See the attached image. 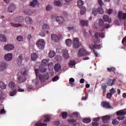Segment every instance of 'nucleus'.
Masks as SVG:
<instances>
[{
    "mask_svg": "<svg viewBox=\"0 0 126 126\" xmlns=\"http://www.w3.org/2000/svg\"><path fill=\"white\" fill-rule=\"evenodd\" d=\"M107 71H109V72H115V71H116V68H115L114 67L107 68Z\"/></svg>",
    "mask_w": 126,
    "mask_h": 126,
    "instance_id": "42",
    "label": "nucleus"
},
{
    "mask_svg": "<svg viewBox=\"0 0 126 126\" xmlns=\"http://www.w3.org/2000/svg\"><path fill=\"white\" fill-rule=\"evenodd\" d=\"M39 71L40 72H46L47 71V68L43 66V65H39Z\"/></svg>",
    "mask_w": 126,
    "mask_h": 126,
    "instance_id": "32",
    "label": "nucleus"
},
{
    "mask_svg": "<svg viewBox=\"0 0 126 126\" xmlns=\"http://www.w3.org/2000/svg\"><path fill=\"white\" fill-rule=\"evenodd\" d=\"M108 86L106 83H102L101 84V89L102 91V96H105L106 92H107V88Z\"/></svg>",
    "mask_w": 126,
    "mask_h": 126,
    "instance_id": "12",
    "label": "nucleus"
},
{
    "mask_svg": "<svg viewBox=\"0 0 126 126\" xmlns=\"http://www.w3.org/2000/svg\"><path fill=\"white\" fill-rule=\"evenodd\" d=\"M63 38V36L62 35H57L56 34H52L51 35V39L54 42H59L61 39Z\"/></svg>",
    "mask_w": 126,
    "mask_h": 126,
    "instance_id": "7",
    "label": "nucleus"
},
{
    "mask_svg": "<svg viewBox=\"0 0 126 126\" xmlns=\"http://www.w3.org/2000/svg\"><path fill=\"white\" fill-rule=\"evenodd\" d=\"M101 107L105 108V109H110L111 108V103L108 101H102L101 103Z\"/></svg>",
    "mask_w": 126,
    "mask_h": 126,
    "instance_id": "10",
    "label": "nucleus"
},
{
    "mask_svg": "<svg viewBox=\"0 0 126 126\" xmlns=\"http://www.w3.org/2000/svg\"><path fill=\"white\" fill-rule=\"evenodd\" d=\"M99 37L100 38H105V34L103 32H95L94 33V36L93 37V42L94 43V45L91 46V49H101V46L99 44Z\"/></svg>",
    "mask_w": 126,
    "mask_h": 126,
    "instance_id": "1",
    "label": "nucleus"
},
{
    "mask_svg": "<svg viewBox=\"0 0 126 126\" xmlns=\"http://www.w3.org/2000/svg\"><path fill=\"white\" fill-rule=\"evenodd\" d=\"M82 122L84 124H89V123H91V119L90 118H85L83 119Z\"/></svg>",
    "mask_w": 126,
    "mask_h": 126,
    "instance_id": "39",
    "label": "nucleus"
},
{
    "mask_svg": "<svg viewBox=\"0 0 126 126\" xmlns=\"http://www.w3.org/2000/svg\"><path fill=\"white\" fill-rule=\"evenodd\" d=\"M116 114L117 116H125V115L126 114V112L123 110H121L117 111L116 112Z\"/></svg>",
    "mask_w": 126,
    "mask_h": 126,
    "instance_id": "28",
    "label": "nucleus"
},
{
    "mask_svg": "<svg viewBox=\"0 0 126 126\" xmlns=\"http://www.w3.org/2000/svg\"><path fill=\"white\" fill-rule=\"evenodd\" d=\"M69 65H75V61L74 60H71L69 63Z\"/></svg>",
    "mask_w": 126,
    "mask_h": 126,
    "instance_id": "54",
    "label": "nucleus"
},
{
    "mask_svg": "<svg viewBox=\"0 0 126 126\" xmlns=\"http://www.w3.org/2000/svg\"><path fill=\"white\" fill-rule=\"evenodd\" d=\"M113 94H111L110 93H108L106 94V96L108 99H111Z\"/></svg>",
    "mask_w": 126,
    "mask_h": 126,
    "instance_id": "63",
    "label": "nucleus"
},
{
    "mask_svg": "<svg viewBox=\"0 0 126 126\" xmlns=\"http://www.w3.org/2000/svg\"><path fill=\"white\" fill-rule=\"evenodd\" d=\"M4 49L6 51H10V50H13L14 49V46L12 44H7L4 46Z\"/></svg>",
    "mask_w": 126,
    "mask_h": 126,
    "instance_id": "18",
    "label": "nucleus"
},
{
    "mask_svg": "<svg viewBox=\"0 0 126 126\" xmlns=\"http://www.w3.org/2000/svg\"><path fill=\"white\" fill-rule=\"evenodd\" d=\"M92 14L94 15V16H96V15L98 14V9L96 8H94L92 11Z\"/></svg>",
    "mask_w": 126,
    "mask_h": 126,
    "instance_id": "46",
    "label": "nucleus"
},
{
    "mask_svg": "<svg viewBox=\"0 0 126 126\" xmlns=\"http://www.w3.org/2000/svg\"><path fill=\"white\" fill-rule=\"evenodd\" d=\"M30 5L32 6V7H34V6H36V5H39V2L37 0H33L32 1L30 2Z\"/></svg>",
    "mask_w": 126,
    "mask_h": 126,
    "instance_id": "26",
    "label": "nucleus"
},
{
    "mask_svg": "<svg viewBox=\"0 0 126 126\" xmlns=\"http://www.w3.org/2000/svg\"><path fill=\"white\" fill-rule=\"evenodd\" d=\"M98 24L99 26H101V27H102V29L101 30V31H103L104 28H110V25L108 24H104V22L103 21V20L102 19H99Z\"/></svg>",
    "mask_w": 126,
    "mask_h": 126,
    "instance_id": "6",
    "label": "nucleus"
},
{
    "mask_svg": "<svg viewBox=\"0 0 126 126\" xmlns=\"http://www.w3.org/2000/svg\"><path fill=\"white\" fill-rule=\"evenodd\" d=\"M34 71L35 72V75H36V77H38V78H39V75H40L39 74V69H35L34 70Z\"/></svg>",
    "mask_w": 126,
    "mask_h": 126,
    "instance_id": "55",
    "label": "nucleus"
},
{
    "mask_svg": "<svg viewBox=\"0 0 126 126\" xmlns=\"http://www.w3.org/2000/svg\"><path fill=\"white\" fill-rule=\"evenodd\" d=\"M78 3V6L79 7V8H81L83 6V4H84V3L83 1L81 0H79L77 2Z\"/></svg>",
    "mask_w": 126,
    "mask_h": 126,
    "instance_id": "37",
    "label": "nucleus"
},
{
    "mask_svg": "<svg viewBox=\"0 0 126 126\" xmlns=\"http://www.w3.org/2000/svg\"><path fill=\"white\" fill-rule=\"evenodd\" d=\"M0 88L1 89H5L6 88V85L4 84L3 82H0Z\"/></svg>",
    "mask_w": 126,
    "mask_h": 126,
    "instance_id": "44",
    "label": "nucleus"
},
{
    "mask_svg": "<svg viewBox=\"0 0 126 126\" xmlns=\"http://www.w3.org/2000/svg\"><path fill=\"white\" fill-rule=\"evenodd\" d=\"M14 20L16 22H22L24 19H23V17L18 16L14 18Z\"/></svg>",
    "mask_w": 126,
    "mask_h": 126,
    "instance_id": "24",
    "label": "nucleus"
},
{
    "mask_svg": "<svg viewBox=\"0 0 126 126\" xmlns=\"http://www.w3.org/2000/svg\"><path fill=\"white\" fill-rule=\"evenodd\" d=\"M17 92V91L16 90H14L13 91L11 92L10 93V96H14L15 94H16V93Z\"/></svg>",
    "mask_w": 126,
    "mask_h": 126,
    "instance_id": "51",
    "label": "nucleus"
},
{
    "mask_svg": "<svg viewBox=\"0 0 126 126\" xmlns=\"http://www.w3.org/2000/svg\"><path fill=\"white\" fill-rule=\"evenodd\" d=\"M97 12H99L100 14H103L104 13V10H103V8H102V6H100L98 9H97Z\"/></svg>",
    "mask_w": 126,
    "mask_h": 126,
    "instance_id": "45",
    "label": "nucleus"
},
{
    "mask_svg": "<svg viewBox=\"0 0 126 126\" xmlns=\"http://www.w3.org/2000/svg\"><path fill=\"white\" fill-rule=\"evenodd\" d=\"M112 124L114 126H117V125H119V121L117 119H113Z\"/></svg>",
    "mask_w": 126,
    "mask_h": 126,
    "instance_id": "47",
    "label": "nucleus"
},
{
    "mask_svg": "<svg viewBox=\"0 0 126 126\" xmlns=\"http://www.w3.org/2000/svg\"><path fill=\"white\" fill-rule=\"evenodd\" d=\"M54 56H56V52L54 51H50L49 53V58H54Z\"/></svg>",
    "mask_w": 126,
    "mask_h": 126,
    "instance_id": "40",
    "label": "nucleus"
},
{
    "mask_svg": "<svg viewBox=\"0 0 126 126\" xmlns=\"http://www.w3.org/2000/svg\"><path fill=\"white\" fill-rule=\"evenodd\" d=\"M111 119V116L110 115H106L102 117V120L103 124H107L108 122H110Z\"/></svg>",
    "mask_w": 126,
    "mask_h": 126,
    "instance_id": "15",
    "label": "nucleus"
},
{
    "mask_svg": "<svg viewBox=\"0 0 126 126\" xmlns=\"http://www.w3.org/2000/svg\"><path fill=\"white\" fill-rule=\"evenodd\" d=\"M59 79L60 78L58 76H55L54 77L52 78V81H57L58 80H59Z\"/></svg>",
    "mask_w": 126,
    "mask_h": 126,
    "instance_id": "56",
    "label": "nucleus"
},
{
    "mask_svg": "<svg viewBox=\"0 0 126 126\" xmlns=\"http://www.w3.org/2000/svg\"><path fill=\"white\" fill-rule=\"evenodd\" d=\"M63 57L65 59V60H67L68 58H69V54H68V52L66 49L63 50Z\"/></svg>",
    "mask_w": 126,
    "mask_h": 126,
    "instance_id": "21",
    "label": "nucleus"
},
{
    "mask_svg": "<svg viewBox=\"0 0 126 126\" xmlns=\"http://www.w3.org/2000/svg\"><path fill=\"white\" fill-rule=\"evenodd\" d=\"M88 98V94H86L85 97H82L81 100H82L83 101H86Z\"/></svg>",
    "mask_w": 126,
    "mask_h": 126,
    "instance_id": "59",
    "label": "nucleus"
},
{
    "mask_svg": "<svg viewBox=\"0 0 126 126\" xmlns=\"http://www.w3.org/2000/svg\"><path fill=\"white\" fill-rule=\"evenodd\" d=\"M45 43L46 42L44 39H39V40L37 41L36 45L39 50H44Z\"/></svg>",
    "mask_w": 126,
    "mask_h": 126,
    "instance_id": "3",
    "label": "nucleus"
},
{
    "mask_svg": "<svg viewBox=\"0 0 126 126\" xmlns=\"http://www.w3.org/2000/svg\"><path fill=\"white\" fill-rule=\"evenodd\" d=\"M8 86L12 89V90H13V89H14V87H15V83L13 81H11L9 83Z\"/></svg>",
    "mask_w": 126,
    "mask_h": 126,
    "instance_id": "33",
    "label": "nucleus"
},
{
    "mask_svg": "<svg viewBox=\"0 0 126 126\" xmlns=\"http://www.w3.org/2000/svg\"><path fill=\"white\" fill-rule=\"evenodd\" d=\"M49 59H43L41 62L42 65H47L49 63Z\"/></svg>",
    "mask_w": 126,
    "mask_h": 126,
    "instance_id": "36",
    "label": "nucleus"
},
{
    "mask_svg": "<svg viewBox=\"0 0 126 126\" xmlns=\"http://www.w3.org/2000/svg\"><path fill=\"white\" fill-rule=\"evenodd\" d=\"M49 77H50V76L49 75L48 72H46L43 74V75H39V79L40 80V81L43 80V79H46V80H48V79H49Z\"/></svg>",
    "mask_w": 126,
    "mask_h": 126,
    "instance_id": "9",
    "label": "nucleus"
},
{
    "mask_svg": "<svg viewBox=\"0 0 126 126\" xmlns=\"http://www.w3.org/2000/svg\"><path fill=\"white\" fill-rule=\"evenodd\" d=\"M56 21H57V22L59 23V24H63V22L64 21V19H63V17L62 16H59L56 18Z\"/></svg>",
    "mask_w": 126,
    "mask_h": 126,
    "instance_id": "23",
    "label": "nucleus"
},
{
    "mask_svg": "<svg viewBox=\"0 0 126 126\" xmlns=\"http://www.w3.org/2000/svg\"><path fill=\"white\" fill-rule=\"evenodd\" d=\"M25 21L27 24H32V22H33L32 19L29 17H27L25 18Z\"/></svg>",
    "mask_w": 126,
    "mask_h": 126,
    "instance_id": "30",
    "label": "nucleus"
},
{
    "mask_svg": "<svg viewBox=\"0 0 126 126\" xmlns=\"http://www.w3.org/2000/svg\"><path fill=\"white\" fill-rule=\"evenodd\" d=\"M62 115L63 119H66L67 118V112H63L62 113Z\"/></svg>",
    "mask_w": 126,
    "mask_h": 126,
    "instance_id": "48",
    "label": "nucleus"
},
{
    "mask_svg": "<svg viewBox=\"0 0 126 126\" xmlns=\"http://www.w3.org/2000/svg\"><path fill=\"white\" fill-rule=\"evenodd\" d=\"M23 61V56L22 54H20L18 58L16 59V63L18 65H22V61Z\"/></svg>",
    "mask_w": 126,
    "mask_h": 126,
    "instance_id": "11",
    "label": "nucleus"
},
{
    "mask_svg": "<svg viewBox=\"0 0 126 126\" xmlns=\"http://www.w3.org/2000/svg\"><path fill=\"white\" fill-rule=\"evenodd\" d=\"M45 31L41 32L39 33V35L41 36V37H45V36H46V32Z\"/></svg>",
    "mask_w": 126,
    "mask_h": 126,
    "instance_id": "53",
    "label": "nucleus"
},
{
    "mask_svg": "<svg viewBox=\"0 0 126 126\" xmlns=\"http://www.w3.org/2000/svg\"><path fill=\"white\" fill-rule=\"evenodd\" d=\"M116 81H117V79H109L106 82V84H107L108 86H113V85L116 84Z\"/></svg>",
    "mask_w": 126,
    "mask_h": 126,
    "instance_id": "14",
    "label": "nucleus"
},
{
    "mask_svg": "<svg viewBox=\"0 0 126 126\" xmlns=\"http://www.w3.org/2000/svg\"><path fill=\"white\" fill-rule=\"evenodd\" d=\"M83 56H90V52L83 48L80 49L78 53V57H83Z\"/></svg>",
    "mask_w": 126,
    "mask_h": 126,
    "instance_id": "4",
    "label": "nucleus"
},
{
    "mask_svg": "<svg viewBox=\"0 0 126 126\" xmlns=\"http://www.w3.org/2000/svg\"><path fill=\"white\" fill-rule=\"evenodd\" d=\"M17 82L18 83H23L26 81V71H21L18 73V78H17Z\"/></svg>",
    "mask_w": 126,
    "mask_h": 126,
    "instance_id": "2",
    "label": "nucleus"
},
{
    "mask_svg": "<svg viewBox=\"0 0 126 126\" xmlns=\"http://www.w3.org/2000/svg\"><path fill=\"white\" fill-rule=\"evenodd\" d=\"M0 41L1 42H6V37H5V36L0 34Z\"/></svg>",
    "mask_w": 126,
    "mask_h": 126,
    "instance_id": "38",
    "label": "nucleus"
},
{
    "mask_svg": "<svg viewBox=\"0 0 126 126\" xmlns=\"http://www.w3.org/2000/svg\"><path fill=\"white\" fill-rule=\"evenodd\" d=\"M12 53H8L4 56V59L6 62H10L12 60Z\"/></svg>",
    "mask_w": 126,
    "mask_h": 126,
    "instance_id": "13",
    "label": "nucleus"
},
{
    "mask_svg": "<svg viewBox=\"0 0 126 126\" xmlns=\"http://www.w3.org/2000/svg\"><path fill=\"white\" fill-rule=\"evenodd\" d=\"M16 8V6L13 3L10 4L9 7L8 8V11L9 12H13Z\"/></svg>",
    "mask_w": 126,
    "mask_h": 126,
    "instance_id": "17",
    "label": "nucleus"
},
{
    "mask_svg": "<svg viewBox=\"0 0 126 126\" xmlns=\"http://www.w3.org/2000/svg\"><path fill=\"white\" fill-rule=\"evenodd\" d=\"M75 80L73 78H70L69 80V83L71 87L74 86V82Z\"/></svg>",
    "mask_w": 126,
    "mask_h": 126,
    "instance_id": "31",
    "label": "nucleus"
},
{
    "mask_svg": "<svg viewBox=\"0 0 126 126\" xmlns=\"http://www.w3.org/2000/svg\"><path fill=\"white\" fill-rule=\"evenodd\" d=\"M45 120H43V123H48L50 122V119H51V116L49 115H45L44 116Z\"/></svg>",
    "mask_w": 126,
    "mask_h": 126,
    "instance_id": "35",
    "label": "nucleus"
},
{
    "mask_svg": "<svg viewBox=\"0 0 126 126\" xmlns=\"http://www.w3.org/2000/svg\"><path fill=\"white\" fill-rule=\"evenodd\" d=\"M62 67L60 64H56L54 66V69L56 72H59L61 70Z\"/></svg>",
    "mask_w": 126,
    "mask_h": 126,
    "instance_id": "27",
    "label": "nucleus"
},
{
    "mask_svg": "<svg viewBox=\"0 0 126 126\" xmlns=\"http://www.w3.org/2000/svg\"><path fill=\"white\" fill-rule=\"evenodd\" d=\"M52 9H53V7H52L51 5H48L46 6V10L47 11H49V10H52Z\"/></svg>",
    "mask_w": 126,
    "mask_h": 126,
    "instance_id": "57",
    "label": "nucleus"
},
{
    "mask_svg": "<svg viewBox=\"0 0 126 126\" xmlns=\"http://www.w3.org/2000/svg\"><path fill=\"white\" fill-rule=\"evenodd\" d=\"M8 66V64L6 62L0 63V71H4L5 69Z\"/></svg>",
    "mask_w": 126,
    "mask_h": 126,
    "instance_id": "8",
    "label": "nucleus"
},
{
    "mask_svg": "<svg viewBox=\"0 0 126 126\" xmlns=\"http://www.w3.org/2000/svg\"><path fill=\"white\" fill-rule=\"evenodd\" d=\"M36 126H47V124L46 123H36Z\"/></svg>",
    "mask_w": 126,
    "mask_h": 126,
    "instance_id": "52",
    "label": "nucleus"
},
{
    "mask_svg": "<svg viewBox=\"0 0 126 126\" xmlns=\"http://www.w3.org/2000/svg\"><path fill=\"white\" fill-rule=\"evenodd\" d=\"M5 98V94L2 91H0V100H3Z\"/></svg>",
    "mask_w": 126,
    "mask_h": 126,
    "instance_id": "43",
    "label": "nucleus"
},
{
    "mask_svg": "<svg viewBox=\"0 0 126 126\" xmlns=\"http://www.w3.org/2000/svg\"><path fill=\"white\" fill-rule=\"evenodd\" d=\"M103 19L105 22H108L111 23L112 22V19L109 17V16L105 15L103 16Z\"/></svg>",
    "mask_w": 126,
    "mask_h": 126,
    "instance_id": "22",
    "label": "nucleus"
},
{
    "mask_svg": "<svg viewBox=\"0 0 126 126\" xmlns=\"http://www.w3.org/2000/svg\"><path fill=\"white\" fill-rule=\"evenodd\" d=\"M81 25L82 26L84 27V26H88V21H86L84 20H82L80 21Z\"/></svg>",
    "mask_w": 126,
    "mask_h": 126,
    "instance_id": "29",
    "label": "nucleus"
},
{
    "mask_svg": "<svg viewBox=\"0 0 126 126\" xmlns=\"http://www.w3.org/2000/svg\"><path fill=\"white\" fill-rule=\"evenodd\" d=\"M122 43L124 46H126V36L123 39Z\"/></svg>",
    "mask_w": 126,
    "mask_h": 126,
    "instance_id": "61",
    "label": "nucleus"
},
{
    "mask_svg": "<svg viewBox=\"0 0 126 126\" xmlns=\"http://www.w3.org/2000/svg\"><path fill=\"white\" fill-rule=\"evenodd\" d=\"M11 25L14 27H21L22 25L19 24H14L13 23H11Z\"/></svg>",
    "mask_w": 126,
    "mask_h": 126,
    "instance_id": "49",
    "label": "nucleus"
},
{
    "mask_svg": "<svg viewBox=\"0 0 126 126\" xmlns=\"http://www.w3.org/2000/svg\"><path fill=\"white\" fill-rule=\"evenodd\" d=\"M118 18L119 19H126V13H123L122 11H120L118 14Z\"/></svg>",
    "mask_w": 126,
    "mask_h": 126,
    "instance_id": "19",
    "label": "nucleus"
},
{
    "mask_svg": "<svg viewBox=\"0 0 126 126\" xmlns=\"http://www.w3.org/2000/svg\"><path fill=\"white\" fill-rule=\"evenodd\" d=\"M38 59V55H37V54L35 53H32L31 55V60L32 61H33V62H35Z\"/></svg>",
    "mask_w": 126,
    "mask_h": 126,
    "instance_id": "25",
    "label": "nucleus"
},
{
    "mask_svg": "<svg viewBox=\"0 0 126 126\" xmlns=\"http://www.w3.org/2000/svg\"><path fill=\"white\" fill-rule=\"evenodd\" d=\"M111 94H115L116 93V90H115V89L114 88H112L110 90V93Z\"/></svg>",
    "mask_w": 126,
    "mask_h": 126,
    "instance_id": "58",
    "label": "nucleus"
},
{
    "mask_svg": "<svg viewBox=\"0 0 126 126\" xmlns=\"http://www.w3.org/2000/svg\"><path fill=\"white\" fill-rule=\"evenodd\" d=\"M125 118H126L125 116H118L117 117V119L119 121H123V120H125Z\"/></svg>",
    "mask_w": 126,
    "mask_h": 126,
    "instance_id": "60",
    "label": "nucleus"
},
{
    "mask_svg": "<svg viewBox=\"0 0 126 126\" xmlns=\"http://www.w3.org/2000/svg\"><path fill=\"white\" fill-rule=\"evenodd\" d=\"M86 12V8L85 7H82L81 8L80 13L81 15H84V13Z\"/></svg>",
    "mask_w": 126,
    "mask_h": 126,
    "instance_id": "41",
    "label": "nucleus"
},
{
    "mask_svg": "<svg viewBox=\"0 0 126 126\" xmlns=\"http://www.w3.org/2000/svg\"><path fill=\"white\" fill-rule=\"evenodd\" d=\"M99 49H100V48H94V49H92V50H93V52H94V54L95 55V57H98V52H97V51H96V50H98Z\"/></svg>",
    "mask_w": 126,
    "mask_h": 126,
    "instance_id": "50",
    "label": "nucleus"
},
{
    "mask_svg": "<svg viewBox=\"0 0 126 126\" xmlns=\"http://www.w3.org/2000/svg\"><path fill=\"white\" fill-rule=\"evenodd\" d=\"M99 126V123L97 122H93L92 123V126Z\"/></svg>",
    "mask_w": 126,
    "mask_h": 126,
    "instance_id": "64",
    "label": "nucleus"
},
{
    "mask_svg": "<svg viewBox=\"0 0 126 126\" xmlns=\"http://www.w3.org/2000/svg\"><path fill=\"white\" fill-rule=\"evenodd\" d=\"M17 41H19V42L22 41L23 40V37H22V36H18L17 37Z\"/></svg>",
    "mask_w": 126,
    "mask_h": 126,
    "instance_id": "62",
    "label": "nucleus"
},
{
    "mask_svg": "<svg viewBox=\"0 0 126 126\" xmlns=\"http://www.w3.org/2000/svg\"><path fill=\"white\" fill-rule=\"evenodd\" d=\"M81 44L79 43V38L75 37L73 40V47L77 49L80 47Z\"/></svg>",
    "mask_w": 126,
    "mask_h": 126,
    "instance_id": "5",
    "label": "nucleus"
},
{
    "mask_svg": "<svg viewBox=\"0 0 126 126\" xmlns=\"http://www.w3.org/2000/svg\"><path fill=\"white\" fill-rule=\"evenodd\" d=\"M53 3L55 6H58L59 7L63 6V0H54Z\"/></svg>",
    "mask_w": 126,
    "mask_h": 126,
    "instance_id": "16",
    "label": "nucleus"
},
{
    "mask_svg": "<svg viewBox=\"0 0 126 126\" xmlns=\"http://www.w3.org/2000/svg\"><path fill=\"white\" fill-rule=\"evenodd\" d=\"M65 43L67 47H70V46H71V44H72V40L70 39H66Z\"/></svg>",
    "mask_w": 126,
    "mask_h": 126,
    "instance_id": "34",
    "label": "nucleus"
},
{
    "mask_svg": "<svg viewBox=\"0 0 126 126\" xmlns=\"http://www.w3.org/2000/svg\"><path fill=\"white\" fill-rule=\"evenodd\" d=\"M42 30L43 31H46V33L48 34L49 30H50V27L48 24H44L42 27Z\"/></svg>",
    "mask_w": 126,
    "mask_h": 126,
    "instance_id": "20",
    "label": "nucleus"
}]
</instances>
